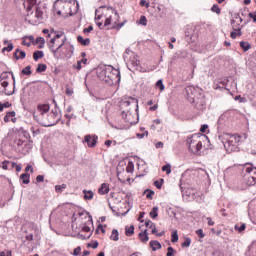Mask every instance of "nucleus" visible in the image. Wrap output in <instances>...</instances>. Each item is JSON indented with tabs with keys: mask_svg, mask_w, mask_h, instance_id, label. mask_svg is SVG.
<instances>
[{
	"mask_svg": "<svg viewBox=\"0 0 256 256\" xmlns=\"http://www.w3.org/2000/svg\"><path fill=\"white\" fill-rule=\"evenodd\" d=\"M73 7L76 8L75 11L79 9V3L77 0H57L54 3V9L57 15H61L62 17H69V15H73Z\"/></svg>",
	"mask_w": 256,
	"mask_h": 256,
	"instance_id": "1",
	"label": "nucleus"
},
{
	"mask_svg": "<svg viewBox=\"0 0 256 256\" xmlns=\"http://www.w3.org/2000/svg\"><path fill=\"white\" fill-rule=\"evenodd\" d=\"M205 141H209V138L205 134H194L190 138L187 139L188 149L194 155H199V151L203 149V143Z\"/></svg>",
	"mask_w": 256,
	"mask_h": 256,
	"instance_id": "2",
	"label": "nucleus"
},
{
	"mask_svg": "<svg viewBox=\"0 0 256 256\" xmlns=\"http://www.w3.org/2000/svg\"><path fill=\"white\" fill-rule=\"evenodd\" d=\"M103 15L105 18L104 27L108 29H115L116 25L119 23V13L113 7H104Z\"/></svg>",
	"mask_w": 256,
	"mask_h": 256,
	"instance_id": "3",
	"label": "nucleus"
},
{
	"mask_svg": "<svg viewBox=\"0 0 256 256\" xmlns=\"http://www.w3.org/2000/svg\"><path fill=\"white\" fill-rule=\"evenodd\" d=\"M243 136L239 134H225L224 135V147L227 153H233L239 151V144L241 143Z\"/></svg>",
	"mask_w": 256,
	"mask_h": 256,
	"instance_id": "4",
	"label": "nucleus"
},
{
	"mask_svg": "<svg viewBox=\"0 0 256 256\" xmlns=\"http://www.w3.org/2000/svg\"><path fill=\"white\" fill-rule=\"evenodd\" d=\"M65 41H67V36H65V33H55L54 36L47 41L48 47L53 53V55H57L59 53V50L65 45Z\"/></svg>",
	"mask_w": 256,
	"mask_h": 256,
	"instance_id": "5",
	"label": "nucleus"
},
{
	"mask_svg": "<svg viewBox=\"0 0 256 256\" xmlns=\"http://www.w3.org/2000/svg\"><path fill=\"white\" fill-rule=\"evenodd\" d=\"M104 81L107 85H115L118 81H121V72L114 69L112 66L106 67L104 71Z\"/></svg>",
	"mask_w": 256,
	"mask_h": 256,
	"instance_id": "6",
	"label": "nucleus"
},
{
	"mask_svg": "<svg viewBox=\"0 0 256 256\" xmlns=\"http://www.w3.org/2000/svg\"><path fill=\"white\" fill-rule=\"evenodd\" d=\"M245 171L244 183L247 184L248 187H252V185L256 184V167H253V164L246 163Z\"/></svg>",
	"mask_w": 256,
	"mask_h": 256,
	"instance_id": "7",
	"label": "nucleus"
},
{
	"mask_svg": "<svg viewBox=\"0 0 256 256\" xmlns=\"http://www.w3.org/2000/svg\"><path fill=\"white\" fill-rule=\"evenodd\" d=\"M49 105L48 104H44V105H38V115L34 114V119H36V121L38 123H40V125H42L43 127H52L53 123H47L43 121V115H46V113H49Z\"/></svg>",
	"mask_w": 256,
	"mask_h": 256,
	"instance_id": "8",
	"label": "nucleus"
},
{
	"mask_svg": "<svg viewBox=\"0 0 256 256\" xmlns=\"http://www.w3.org/2000/svg\"><path fill=\"white\" fill-rule=\"evenodd\" d=\"M121 107L122 109H126L123 111V113H126V117L131 115V110L135 109V107H137V99L135 98H128L125 99L122 103H121Z\"/></svg>",
	"mask_w": 256,
	"mask_h": 256,
	"instance_id": "9",
	"label": "nucleus"
},
{
	"mask_svg": "<svg viewBox=\"0 0 256 256\" xmlns=\"http://www.w3.org/2000/svg\"><path fill=\"white\" fill-rule=\"evenodd\" d=\"M5 79H7V73L4 72L0 76V93H3L4 95H13L15 90L7 88L9 87V82Z\"/></svg>",
	"mask_w": 256,
	"mask_h": 256,
	"instance_id": "10",
	"label": "nucleus"
},
{
	"mask_svg": "<svg viewBox=\"0 0 256 256\" xmlns=\"http://www.w3.org/2000/svg\"><path fill=\"white\" fill-rule=\"evenodd\" d=\"M186 94L188 97V100L191 103H195L197 100L195 99V95H197V90L193 86L186 87Z\"/></svg>",
	"mask_w": 256,
	"mask_h": 256,
	"instance_id": "11",
	"label": "nucleus"
},
{
	"mask_svg": "<svg viewBox=\"0 0 256 256\" xmlns=\"http://www.w3.org/2000/svg\"><path fill=\"white\" fill-rule=\"evenodd\" d=\"M97 139H99L96 135H86L84 137V142L87 143L88 147L93 148L97 145Z\"/></svg>",
	"mask_w": 256,
	"mask_h": 256,
	"instance_id": "12",
	"label": "nucleus"
},
{
	"mask_svg": "<svg viewBox=\"0 0 256 256\" xmlns=\"http://www.w3.org/2000/svg\"><path fill=\"white\" fill-rule=\"evenodd\" d=\"M26 21H28L30 25H39V23H41V21L37 18V14L35 12H30L26 17Z\"/></svg>",
	"mask_w": 256,
	"mask_h": 256,
	"instance_id": "13",
	"label": "nucleus"
},
{
	"mask_svg": "<svg viewBox=\"0 0 256 256\" xmlns=\"http://www.w3.org/2000/svg\"><path fill=\"white\" fill-rule=\"evenodd\" d=\"M126 61H128V63H130L132 67H139V65L141 64V62L139 61V59H137V56L135 54L133 56H130Z\"/></svg>",
	"mask_w": 256,
	"mask_h": 256,
	"instance_id": "14",
	"label": "nucleus"
},
{
	"mask_svg": "<svg viewBox=\"0 0 256 256\" xmlns=\"http://www.w3.org/2000/svg\"><path fill=\"white\" fill-rule=\"evenodd\" d=\"M25 57H27V54L25 53V51L20 50L19 48L15 50L14 52V58L19 61V59H25Z\"/></svg>",
	"mask_w": 256,
	"mask_h": 256,
	"instance_id": "15",
	"label": "nucleus"
},
{
	"mask_svg": "<svg viewBox=\"0 0 256 256\" xmlns=\"http://www.w3.org/2000/svg\"><path fill=\"white\" fill-rule=\"evenodd\" d=\"M109 191H110L109 184H107V183L101 184V187L98 189L99 195H107V193H109Z\"/></svg>",
	"mask_w": 256,
	"mask_h": 256,
	"instance_id": "16",
	"label": "nucleus"
},
{
	"mask_svg": "<svg viewBox=\"0 0 256 256\" xmlns=\"http://www.w3.org/2000/svg\"><path fill=\"white\" fill-rule=\"evenodd\" d=\"M82 193L84 194L85 201H91L95 197V193L92 190H83Z\"/></svg>",
	"mask_w": 256,
	"mask_h": 256,
	"instance_id": "17",
	"label": "nucleus"
},
{
	"mask_svg": "<svg viewBox=\"0 0 256 256\" xmlns=\"http://www.w3.org/2000/svg\"><path fill=\"white\" fill-rule=\"evenodd\" d=\"M145 225L148 229H152L153 235L157 234V227L155 226V223H153V221L148 220L145 222Z\"/></svg>",
	"mask_w": 256,
	"mask_h": 256,
	"instance_id": "18",
	"label": "nucleus"
},
{
	"mask_svg": "<svg viewBox=\"0 0 256 256\" xmlns=\"http://www.w3.org/2000/svg\"><path fill=\"white\" fill-rule=\"evenodd\" d=\"M20 179L22 180L24 185H29V183H31V175L29 173L21 174Z\"/></svg>",
	"mask_w": 256,
	"mask_h": 256,
	"instance_id": "19",
	"label": "nucleus"
},
{
	"mask_svg": "<svg viewBox=\"0 0 256 256\" xmlns=\"http://www.w3.org/2000/svg\"><path fill=\"white\" fill-rule=\"evenodd\" d=\"M77 41L78 43H81L85 47H87L88 45H91V39L89 38L84 39L83 36H78Z\"/></svg>",
	"mask_w": 256,
	"mask_h": 256,
	"instance_id": "20",
	"label": "nucleus"
},
{
	"mask_svg": "<svg viewBox=\"0 0 256 256\" xmlns=\"http://www.w3.org/2000/svg\"><path fill=\"white\" fill-rule=\"evenodd\" d=\"M139 239L142 243H147V241H149V235L147 234V230L139 233Z\"/></svg>",
	"mask_w": 256,
	"mask_h": 256,
	"instance_id": "21",
	"label": "nucleus"
},
{
	"mask_svg": "<svg viewBox=\"0 0 256 256\" xmlns=\"http://www.w3.org/2000/svg\"><path fill=\"white\" fill-rule=\"evenodd\" d=\"M150 247L152 249V251H157V249H161V243H159V241H150Z\"/></svg>",
	"mask_w": 256,
	"mask_h": 256,
	"instance_id": "22",
	"label": "nucleus"
},
{
	"mask_svg": "<svg viewBox=\"0 0 256 256\" xmlns=\"http://www.w3.org/2000/svg\"><path fill=\"white\" fill-rule=\"evenodd\" d=\"M133 233H135V226L134 225H131L130 227L125 228V235L127 237H131L133 235Z\"/></svg>",
	"mask_w": 256,
	"mask_h": 256,
	"instance_id": "23",
	"label": "nucleus"
},
{
	"mask_svg": "<svg viewBox=\"0 0 256 256\" xmlns=\"http://www.w3.org/2000/svg\"><path fill=\"white\" fill-rule=\"evenodd\" d=\"M157 211H159V207L157 206L153 207L152 210L150 211V217L152 219H157V217H159V213Z\"/></svg>",
	"mask_w": 256,
	"mask_h": 256,
	"instance_id": "24",
	"label": "nucleus"
},
{
	"mask_svg": "<svg viewBox=\"0 0 256 256\" xmlns=\"http://www.w3.org/2000/svg\"><path fill=\"white\" fill-rule=\"evenodd\" d=\"M43 57H44L43 51H36L33 53L34 61H39V59H43Z\"/></svg>",
	"mask_w": 256,
	"mask_h": 256,
	"instance_id": "25",
	"label": "nucleus"
},
{
	"mask_svg": "<svg viewBox=\"0 0 256 256\" xmlns=\"http://www.w3.org/2000/svg\"><path fill=\"white\" fill-rule=\"evenodd\" d=\"M240 47H241V49H243L244 52H247V51H249V49H251L250 43L244 42V41L240 42Z\"/></svg>",
	"mask_w": 256,
	"mask_h": 256,
	"instance_id": "26",
	"label": "nucleus"
},
{
	"mask_svg": "<svg viewBox=\"0 0 256 256\" xmlns=\"http://www.w3.org/2000/svg\"><path fill=\"white\" fill-rule=\"evenodd\" d=\"M112 241H119V231L117 229L112 230V234L110 236Z\"/></svg>",
	"mask_w": 256,
	"mask_h": 256,
	"instance_id": "27",
	"label": "nucleus"
},
{
	"mask_svg": "<svg viewBox=\"0 0 256 256\" xmlns=\"http://www.w3.org/2000/svg\"><path fill=\"white\" fill-rule=\"evenodd\" d=\"M27 3L28 7H27V11L29 13V11H31V7H34V5H37V0H27L26 2H24V5Z\"/></svg>",
	"mask_w": 256,
	"mask_h": 256,
	"instance_id": "28",
	"label": "nucleus"
},
{
	"mask_svg": "<svg viewBox=\"0 0 256 256\" xmlns=\"http://www.w3.org/2000/svg\"><path fill=\"white\" fill-rule=\"evenodd\" d=\"M47 71V65L46 64H38L36 68V73H43Z\"/></svg>",
	"mask_w": 256,
	"mask_h": 256,
	"instance_id": "29",
	"label": "nucleus"
},
{
	"mask_svg": "<svg viewBox=\"0 0 256 256\" xmlns=\"http://www.w3.org/2000/svg\"><path fill=\"white\" fill-rule=\"evenodd\" d=\"M36 43L39 44V49H43V47H45V38L37 37L36 38Z\"/></svg>",
	"mask_w": 256,
	"mask_h": 256,
	"instance_id": "30",
	"label": "nucleus"
},
{
	"mask_svg": "<svg viewBox=\"0 0 256 256\" xmlns=\"http://www.w3.org/2000/svg\"><path fill=\"white\" fill-rule=\"evenodd\" d=\"M34 13L36 14V17L39 19V21L43 19V10L41 8L37 7Z\"/></svg>",
	"mask_w": 256,
	"mask_h": 256,
	"instance_id": "31",
	"label": "nucleus"
},
{
	"mask_svg": "<svg viewBox=\"0 0 256 256\" xmlns=\"http://www.w3.org/2000/svg\"><path fill=\"white\" fill-rule=\"evenodd\" d=\"M134 55H135V53L133 51H131V49H126V51L124 53V59L127 61V59H129V57H133Z\"/></svg>",
	"mask_w": 256,
	"mask_h": 256,
	"instance_id": "32",
	"label": "nucleus"
},
{
	"mask_svg": "<svg viewBox=\"0 0 256 256\" xmlns=\"http://www.w3.org/2000/svg\"><path fill=\"white\" fill-rule=\"evenodd\" d=\"M63 189H67V184H62V185H56L55 186V191L56 193H61Z\"/></svg>",
	"mask_w": 256,
	"mask_h": 256,
	"instance_id": "33",
	"label": "nucleus"
},
{
	"mask_svg": "<svg viewBox=\"0 0 256 256\" xmlns=\"http://www.w3.org/2000/svg\"><path fill=\"white\" fill-rule=\"evenodd\" d=\"M171 241L172 243H177L179 241V234H177V230H175L172 234H171Z\"/></svg>",
	"mask_w": 256,
	"mask_h": 256,
	"instance_id": "34",
	"label": "nucleus"
},
{
	"mask_svg": "<svg viewBox=\"0 0 256 256\" xmlns=\"http://www.w3.org/2000/svg\"><path fill=\"white\" fill-rule=\"evenodd\" d=\"M211 11L213 13H216L217 15H221V8H219V5L214 4L211 8Z\"/></svg>",
	"mask_w": 256,
	"mask_h": 256,
	"instance_id": "35",
	"label": "nucleus"
},
{
	"mask_svg": "<svg viewBox=\"0 0 256 256\" xmlns=\"http://www.w3.org/2000/svg\"><path fill=\"white\" fill-rule=\"evenodd\" d=\"M181 247H191V238L186 237L184 242L181 244Z\"/></svg>",
	"mask_w": 256,
	"mask_h": 256,
	"instance_id": "36",
	"label": "nucleus"
},
{
	"mask_svg": "<svg viewBox=\"0 0 256 256\" xmlns=\"http://www.w3.org/2000/svg\"><path fill=\"white\" fill-rule=\"evenodd\" d=\"M162 171H165L167 175H171V164L164 165Z\"/></svg>",
	"mask_w": 256,
	"mask_h": 256,
	"instance_id": "37",
	"label": "nucleus"
},
{
	"mask_svg": "<svg viewBox=\"0 0 256 256\" xmlns=\"http://www.w3.org/2000/svg\"><path fill=\"white\" fill-rule=\"evenodd\" d=\"M156 87L160 89V91H165V85L163 84V80H158L156 82Z\"/></svg>",
	"mask_w": 256,
	"mask_h": 256,
	"instance_id": "38",
	"label": "nucleus"
},
{
	"mask_svg": "<svg viewBox=\"0 0 256 256\" xmlns=\"http://www.w3.org/2000/svg\"><path fill=\"white\" fill-rule=\"evenodd\" d=\"M31 66H26L22 69V75H31Z\"/></svg>",
	"mask_w": 256,
	"mask_h": 256,
	"instance_id": "39",
	"label": "nucleus"
},
{
	"mask_svg": "<svg viewBox=\"0 0 256 256\" xmlns=\"http://www.w3.org/2000/svg\"><path fill=\"white\" fill-rule=\"evenodd\" d=\"M246 228V225L245 224H242L240 227L239 225H235L234 226V229L235 231H238V233H243V230Z\"/></svg>",
	"mask_w": 256,
	"mask_h": 256,
	"instance_id": "40",
	"label": "nucleus"
},
{
	"mask_svg": "<svg viewBox=\"0 0 256 256\" xmlns=\"http://www.w3.org/2000/svg\"><path fill=\"white\" fill-rule=\"evenodd\" d=\"M145 193H146V198H147V199H153V195H155V192L152 191V190H149V189H147V190L145 191Z\"/></svg>",
	"mask_w": 256,
	"mask_h": 256,
	"instance_id": "41",
	"label": "nucleus"
},
{
	"mask_svg": "<svg viewBox=\"0 0 256 256\" xmlns=\"http://www.w3.org/2000/svg\"><path fill=\"white\" fill-rule=\"evenodd\" d=\"M138 23L139 25H143L144 27L147 26V17L141 16Z\"/></svg>",
	"mask_w": 256,
	"mask_h": 256,
	"instance_id": "42",
	"label": "nucleus"
},
{
	"mask_svg": "<svg viewBox=\"0 0 256 256\" xmlns=\"http://www.w3.org/2000/svg\"><path fill=\"white\" fill-rule=\"evenodd\" d=\"M13 49V43H8V46L7 47H4L2 49V53H5V51H7L8 53L11 52V50Z\"/></svg>",
	"mask_w": 256,
	"mask_h": 256,
	"instance_id": "43",
	"label": "nucleus"
},
{
	"mask_svg": "<svg viewBox=\"0 0 256 256\" xmlns=\"http://www.w3.org/2000/svg\"><path fill=\"white\" fill-rule=\"evenodd\" d=\"M0 256H13V252L11 250H5L0 252Z\"/></svg>",
	"mask_w": 256,
	"mask_h": 256,
	"instance_id": "44",
	"label": "nucleus"
},
{
	"mask_svg": "<svg viewBox=\"0 0 256 256\" xmlns=\"http://www.w3.org/2000/svg\"><path fill=\"white\" fill-rule=\"evenodd\" d=\"M163 179H161L160 180V182H159V180H156L155 182H154V185H155V187L157 188V189H161V187H163Z\"/></svg>",
	"mask_w": 256,
	"mask_h": 256,
	"instance_id": "45",
	"label": "nucleus"
},
{
	"mask_svg": "<svg viewBox=\"0 0 256 256\" xmlns=\"http://www.w3.org/2000/svg\"><path fill=\"white\" fill-rule=\"evenodd\" d=\"M97 13H99V10H96L95 20L101 21V19H103V17H105V15H103V10H102V14H97Z\"/></svg>",
	"mask_w": 256,
	"mask_h": 256,
	"instance_id": "46",
	"label": "nucleus"
},
{
	"mask_svg": "<svg viewBox=\"0 0 256 256\" xmlns=\"http://www.w3.org/2000/svg\"><path fill=\"white\" fill-rule=\"evenodd\" d=\"M196 235H198V237H200V239L205 238V233H203V229L196 230Z\"/></svg>",
	"mask_w": 256,
	"mask_h": 256,
	"instance_id": "47",
	"label": "nucleus"
},
{
	"mask_svg": "<svg viewBox=\"0 0 256 256\" xmlns=\"http://www.w3.org/2000/svg\"><path fill=\"white\" fill-rule=\"evenodd\" d=\"M149 135L148 131H145L144 133H138L136 134V136L138 137V139H143L144 137H147Z\"/></svg>",
	"mask_w": 256,
	"mask_h": 256,
	"instance_id": "48",
	"label": "nucleus"
},
{
	"mask_svg": "<svg viewBox=\"0 0 256 256\" xmlns=\"http://www.w3.org/2000/svg\"><path fill=\"white\" fill-rule=\"evenodd\" d=\"M167 254H166V256H173L174 254L173 253H175V249H173V247H168L167 248Z\"/></svg>",
	"mask_w": 256,
	"mask_h": 256,
	"instance_id": "49",
	"label": "nucleus"
},
{
	"mask_svg": "<svg viewBox=\"0 0 256 256\" xmlns=\"http://www.w3.org/2000/svg\"><path fill=\"white\" fill-rule=\"evenodd\" d=\"M36 181L37 183H43V181H45V177L43 175H38L36 177Z\"/></svg>",
	"mask_w": 256,
	"mask_h": 256,
	"instance_id": "50",
	"label": "nucleus"
},
{
	"mask_svg": "<svg viewBox=\"0 0 256 256\" xmlns=\"http://www.w3.org/2000/svg\"><path fill=\"white\" fill-rule=\"evenodd\" d=\"M125 23H127L126 20L124 22H122V23L118 22L117 25L115 26V29H117L119 31V29H121L125 25Z\"/></svg>",
	"mask_w": 256,
	"mask_h": 256,
	"instance_id": "51",
	"label": "nucleus"
},
{
	"mask_svg": "<svg viewBox=\"0 0 256 256\" xmlns=\"http://www.w3.org/2000/svg\"><path fill=\"white\" fill-rule=\"evenodd\" d=\"M207 129H209V125L204 124L201 126L200 131H201V133H205L207 131Z\"/></svg>",
	"mask_w": 256,
	"mask_h": 256,
	"instance_id": "52",
	"label": "nucleus"
},
{
	"mask_svg": "<svg viewBox=\"0 0 256 256\" xmlns=\"http://www.w3.org/2000/svg\"><path fill=\"white\" fill-rule=\"evenodd\" d=\"M81 254V247H77L74 249V252H73V255L77 256V255H80Z\"/></svg>",
	"mask_w": 256,
	"mask_h": 256,
	"instance_id": "53",
	"label": "nucleus"
},
{
	"mask_svg": "<svg viewBox=\"0 0 256 256\" xmlns=\"http://www.w3.org/2000/svg\"><path fill=\"white\" fill-rule=\"evenodd\" d=\"M7 165H9V161L5 160L2 162V169H4V171H7L8 169Z\"/></svg>",
	"mask_w": 256,
	"mask_h": 256,
	"instance_id": "54",
	"label": "nucleus"
},
{
	"mask_svg": "<svg viewBox=\"0 0 256 256\" xmlns=\"http://www.w3.org/2000/svg\"><path fill=\"white\" fill-rule=\"evenodd\" d=\"M91 31H93V26H88L83 30L84 33H91Z\"/></svg>",
	"mask_w": 256,
	"mask_h": 256,
	"instance_id": "55",
	"label": "nucleus"
},
{
	"mask_svg": "<svg viewBox=\"0 0 256 256\" xmlns=\"http://www.w3.org/2000/svg\"><path fill=\"white\" fill-rule=\"evenodd\" d=\"M207 219V223H208V225L210 226V227H212L213 225H215V222L211 219V217H208V218H206Z\"/></svg>",
	"mask_w": 256,
	"mask_h": 256,
	"instance_id": "56",
	"label": "nucleus"
},
{
	"mask_svg": "<svg viewBox=\"0 0 256 256\" xmlns=\"http://www.w3.org/2000/svg\"><path fill=\"white\" fill-rule=\"evenodd\" d=\"M74 67H75V69H77V71H81V69H82L81 61L79 60V61L77 62V64H76V66H74Z\"/></svg>",
	"mask_w": 256,
	"mask_h": 256,
	"instance_id": "57",
	"label": "nucleus"
},
{
	"mask_svg": "<svg viewBox=\"0 0 256 256\" xmlns=\"http://www.w3.org/2000/svg\"><path fill=\"white\" fill-rule=\"evenodd\" d=\"M82 231H84L85 233H90L91 228L89 226H84V227H82Z\"/></svg>",
	"mask_w": 256,
	"mask_h": 256,
	"instance_id": "58",
	"label": "nucleus"
},
{
	"mask_svg": "<svg viewBox=\"0 0 256 256\" xmlns=\"http://www.w3.org/2000/svg\"><path fill=\"white\" fill-rule=\"evenodd\" d=\"M140 5H141V7H145V5H146V7H149V3H147V0H141Z\"/></svg>",
	"mask_w": 256,
	"mask_h": 256,
	"instance_id": "59",
	"label": "nucleus"
},
{
	"mask_svg": "<svg viewBox=\"0 0 256 256\" xmlns=\"http://www.w3.org/2000/svg\"><path fill=\"white\" fill-rule=\"evenodd\" d=\"M250 19H253L254 23H256V14L255 13H249Z\"/></svg>",
	"mask_w": 256,
	"mask_h": 256,
	"instance_id": "60",
	"label": "nucleus"
},
{
	"mask_svg": "<svg viewBox=\"0 0 256 256\" xmlns=\"http://www.w3.org/2000/svg\"><path fill=\"white\" fill-rule=\"evenodd\" d=\"M66 95H69V96L73 95V89L67 88L66 89Z\"/></svg>",
	"mask_w": 256,
	"mask_h": 256,
	"instance_id": "61",
	"label": "nucleus"
},
{
	"mask_svg": "<svg viewBox=\"0 0 256 256\" xmlns=\"http://www.w3.org/2000/svg\"><path fill=\"white\" fill-rule=\"evenodd\" d=\"M25 171H26V172L31 171V173H33V166L28 165V166L25 168Z\"/></svg>",
	"mask_w": 256,
	"mask_h": 256,
	"instance_id": "62",
	"label": "nucleus"
},
{
	"mask_svg": "<svg viewBox=\"0 0 256 256\" xmlns=\"http://www.w3.org/2000/svg\"><path fill=\"white\" fill-rule=\"evenodd\" d=\"M27 241H33V234H29L26 236Z\"/></svg>",
	"mask_w": 256,
	"mask_h": 256,
	"instance_id": "63",
	"label": "nucleus"
},
{
	"mask_svg": "<svg viewBox=\"0 0 256 256\" xmlns=\"http://www.w3.org/2000/svg\"><path fill=\"white\" fill-rule=\"evenodd\" d=\"M8 117H15L16 113L15 111H11L7 113Z\"/></svg>",
	"mask_w": 256,
	"mask_h": 256,
	"instance_id": "64",
	"label": "nucleus"
}]
</instances>
